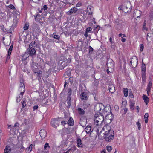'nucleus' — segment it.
Instances as JSON below:
<instances>
[{"instance_id":"obj_1","label":"nucleus","mask_w":153,"mask_h":153,"mask_svg":"<svg viewBox=\"0 0 153 153\" xmlns=\"http://www.w3.org/2000/svg\"><path fill=\"white\" fill-rule=\"evenodd\" d=\"M111 108L109 105H106V112L108 111V113L106 115V123L108 124H109L111 122L113 118V114L111 111Z\"/></svg>"},{"instance_id":"obj_2","label":"nucleus","mask_w":153,"mask_h":153,"mask_svg":"<svg viewBox=\"0 0 153 153\" xmlns=\"http://www.w3.org/2000/svg\"><path fill=\"white\" fill-rule=\"evenodd\" d=\"M122 10L125 13L130 12L131 11L132 6L130 2L126 3L122 7Z\"/></svg>"},{"instance_id":"obj_3","label":"nucleus","mask_w":153,"mask_h":153,"mask_svg":"<svg viewBox=\"0 0 153 153\" xmlns=\"http://www.w3.org/2000/svg\"><path fill=\"white\" fill-rule=\"evenodd\" d=\"M104 120V117L100 115L95 114L94 117V121L97 126L101 124Z\"/></svg>"},{"instance_id":"obj_4","label":"nucleus","mask_w":153,"mask_h":153,"mask_svg":"<svg viewBox=\"0 0 153 153\" xmlns=\"http://www.w3.org/2000/svg\"><path fill=\"white\" fill-rule=\"evenodd\" d=\"M106 87L108 89L107 90L112 94L115 91V88L111 82H107L106 83Z\"/></svg>"},{"instance_id":"obj_5","label":"nucleus","mask_w":153,"mask_h":153,"mask_svg":"<svg viewBox=\"0 0 153 153\" xmlns=\"http://www.w3.org/2000/svg\"><path fill=\"white\" fill-rule=\"evenodd\" d=\"M137 60L138 59L137 57H133L131 60L130 61L131 66L133 68L136 67L137 64Z\"/></svg>"},{"instance_id":"obj_6","label":"nucleus","mask_w":153,"mask_h":153,"mask_svg":"<svg viewBox=\"0 0 153 153\" xmlns=\"http://www.w3.org/2000/svg\"><path fill=\"white\" fill-rule=\"evenodd\" d=\"M59 118H54L53 119L51 120V125L53 127L55 128H56L57 126L59 125L60 122L58 120Z\"/></svg>"},{"instance_id":"obj_7","label":"nucleus","mask_w":153,"mask_h":153,"mask_svg":"<svg viewBox=\"0 0 153 153\" xmlns=\"http://www.w3.org/2000/svg\"><path fill=\"white\" fill-rule=\"evenodd\" d=\"M109 135L106 134V142H111L114 138V132L113 131H110Z\"/></svg>"},{"instance_id":"obj_8","label":"nucleus","mask_w":153,"mask_h":153,"mask_svg":"<svg viewBox=\"0 0 153 153\" xmlns=\"http://www.w3.org/2000/svg\"><path fill=\"white\" fill-rule=\"evenodd\" d=\"M25 91V88L23 82H21L19 85L18 91L20 92V94L23 95Z\"/></svg>"},{"instance_id":"obj_9","label":"nucleus","mask_w":153,"mask_h":153,"mask_svg":"<svg viewBox=\"0 0 153 153\" xmlns=\"http://www.w3.org/2000/svg\"><path fill=\"white\" fill-rule=\"evenodd\" d=\"M35 42L33 43L32 42L30 43L29 45V48H30L29 50V55L32 56L36 54V51L34 48H31V47L33 46V44H34Z\"/></svg>"},{"instance_id":"obj_10","label":"nucleus","mask_w":153,"mask_h":153,"mask_svg":"<svg viewBox=\"0 0 153 153\" xmlns=\"http://www.w3.org/2000/svg\"><path fill=\"white\" fill-rule=\"evenodd\" d=\"M78 10V9L75 7H73L71 8L67 12V14L68 15H70L72 14H74L76 13Z\"/></svg>"},{"instance_id":"obj_11","label":"nucleus","mask_w":153,"mask_h":153,"mask_svg":"<svg viewBox=\"0 0 153 153\" xmlns=\"http://www.w3.org/2000/svg\"><path fill=\"white\" fill-rule=\"evenodd\" d=\"M141 13L142 12L140 10L137 9L135 10L134 11L133 16L137 18H139L140 16Z\"/></svg>"},{"instance_id":"obj_12","label":"nucleus","mask_w":153,"mask_h":153,"mask_svg":"<svg viewBox=\"0 0 153 153\" xmlns=\"http://www.w3.org/2000/svg\"><path fill=\"white\" fill-rule=\"evenodd\" d=\"M110 65H111L109 67V64L108 63V68L107 69L106 71L108 74L109 75L111 74V73L112 72V67H113V63H110Z\"/></svg>"},{"instance_id":"obj_13","label":"nucleus","mask_w":153,"mask_h":153,"mask_svg":"<svg viewBox=\"0 0 153 153\" xmlns=\"http://www.w3.org/2000/svg\"><path fill=\"white\" fill-rule=\"evenodd\" d=\"M39 133L40 136L42 138H44L47 136L46 131L44 129L41 130Z\"/></svg>"},{"instance_id":"obj_14","label":"nucleus","mask_w":153,"mask_h":153,"mask_svg":"<svg viewBox=\"0 0 153 153\" xmlns=\"http://www.w3.org/2000/svg\"><path fill=\"white\" fill-rule=\"evenodd\" d=\"M80 98L82 100H87L88 99L87 94L84 92H82L81 93Z\"/></svg>"},{"instance_id":"obj_15","label":"nucleus","mask_w":153,"mask_h":153,"mask_svg":"<svg viewBox=\"0 0 153 153\" xmlns=\"http://www.w3.org/2000/svg\"><path fill=\"white\" fill-rule=\"evenodd\" d=\"M93 7L91 6H88L87 8V13L88 15H91L93 13Z\"/></svg>"},{"instance_id":"obj_16","label":"nucleus","mask_w":153,"mask_h":153,"mask_svg":"<svg viewBox=\"0 0 153 153\" xmlns=\"http://www.w3.org/2000/svg\"><path fill=\"white\" fill-rule=\"evenodd\" d=\"M77 146L79 148H82L83 146L82 140L81 139L78 138L77 140Z\"/></svg>"},{"instance_id":"obj_17","label":"nucleus","mask_w":153,"mask_h":153,"mask_svg":"<svg viewBox=\"0 0 153 153\" xmlns=\"http://www.w3.org/2000/svg\"><path fill=\"white\" fill-rule=\"evenodd\" d=\"M102 105L101 104H97L94 107L95 110L97 112H99L101 111V108L100 107Z\"/></svg>"},{"instance_id":"obj_18","label":"nucleus","mask_w":153,"mask_h":153,"mask_svg":"<svg viewBox=\"0 0 153 153\" xmlns=\"http://www.w3.org/2000/svg\"><path fill=\"white\" fill-rule=\"evenodd\" d=\"M153 37V34L151 33H149L147 34V40L148 41H150L152 39Z\"/></svg>"},{"instance_id":"obj_19","label":"nucleus","mask_w":153,"mask_h":153,"mask_svg":"<svg viewBox=\"0 0 153 153\" xmlns=\"http://www.w3.org/2000/svg\"><path fill=\"white\" fill-rule=\"evenodd\" d=\"M68 124L70 126H71L74 124V121L71 117H70L67 122Z\"/></svg>"},{"instance_id":"obj_20","label":"nucleus","mask_w":153,"mask_h":153,"mask_svg":"<svg viewBox=\"0 0 153 153\" xmlns=\"http://www.w3.org/2000/svg\"><path fill=\"white\" fill-rule=\"evenodd\" d=\"M143 98L146 104H147L149 102V98L147 97L146 95L145 94L143 95Z\"/></svg>"},{"instance_id":"obj_21","label":"nucleus","mask_w":153,"mask_h":153,"mask_svg":"<svg viewBox=\"0 0 153 153\" xmlns=\"http://www.w3.org/2000/svg\"><path fill=\"white\" fill-rule=\"evenodd\" d=\"M29 57V55L28 53L25 52L24 54L22 55V60H26Z\"/></svg>"},{"instance_id":"obj_22","label":"nucleus","mask_w":153,"mask_h":153,"mask_svg":"<svg viewBox=\"0 0 153 153\" xmlns=\"http://www.w3.org/2000/svg\"><path fill=\"white\" fill-rule=\"evenodd\" d=\"M11 150V149L10 146H6L4 149V153H9L10 152Z\"/></svg>"},{"instance_id":"obj_23","label":"nucleus","mask_w":153,"mask_h":153,"mask_svg":"<svg viewBox=\"0 0 153 153\" xmlns=\"http://www.w3.org/2000/svg\"><path fill=\"white\" fill-rule=\"evenodd\" d=\"M91 128L90 126H88L85 128V131L87 133H89L91 130Z\"/></svg>"},{"instance_id":"obj_24","label":"nucleus","mask_w":153,"mask_h":153,"mask_svg":"<svg viewBox=\"0 0 153 153\" xmlns=\"http://www.w3.org/2000/svg\"><path fill=\"white\" fill-rule=\"evenodd\" d=\"M33 145L31 144L26 149V151L28 153H30L32 150V149Z\"/></svg>"},{"instance_id":"obj_25","label":"nucleus","mask_w":153,"mask_h":153,"mask_svg":"<svg viewBox=\"0 0 153 153\" xmlns=\"http://www.w3.org/2000/svg\"><path fill=\"white\" fill-rule=\"evenodd\" d=\"M152 85V83H151V82H149V83L148 85L147 86V93H148L149 92H150V91L151 90V88Z\"/></svg>"},{"instance_id":"obj_26","label":"nucleus","mask_w":153,"mask_h":153,"mask_svg":"<svg viewBox=\"0 0 153 153\" xmlns=\"http://www.w3.org/2000/svg\"><path fill=\"white\" fill-rule=\"evenodd\" d=\"M23 95L20 94L18 96L16 97V101L17 102H20L21 99L23 97Z\"/></svg>"},{"instance_id":"obj_27","label":"nucleus","mask_w":153,"mask_h":153,"mask_svg":"<svg viewBox=\"0 0 153 153\" xmlns=\"http://www.w3.org/2000/svg\"><path fill=\"white\" fill-rule=\"evenodd\" d=\"M50 148V146L48 143H46L44 145V149L45 150H48Z\"/></svg>"},{"instance_id":"obj_28","label":"nucleus","mask_w":153,"mask_h":153,"mask_svg":"<svg viewBox=\"0 0 153 153\" xmlns=\"http://www.w3.org/2000/svg\"><path fill=\"white\" fill-rule=\"evenodd\" d=\"M67 142L66 140H63L62 141L61 146L62 147H64L67 146Z\"/></svg>"},{"instance_id":"obj_29","label":"nucleus","mask_w":153,"mask_h":153,"mask_svg":"<svg viewBox=\"0 0 153 153\" xmlns=\"http://www.w3.org/2000/svg\"><path fill=\"white\" fill-rule=\"evenodd\" d=\"M79 90L81 91H83L85 88V85H80L79 86Z\"/></svg>"},{"instance_id":"obj_30","label":"nucleus","mask_w":153,"mask_h":153,"mask_svg":"<svg viewBox=\"0 0 153 153\" xmlns=\"http://www.w3.org/2000/svg\"><path fill=\"white\" fill-rule=\"evenodd\" d=\"M106 127L107 128V129H108V132L106 133V134H107V135H109L110 134V133H111V131H113L112 130H111V127H110V126L108 125H107V126H106ZM107 131H106V132Z\"/></svg>"},{"instance_id":"obj_31","label":"nucleus","mask_w":153,"mask_h":153,"mask_svg":"<svg viewBox=\"0 0 153 153\" xmlns=\"http://www.w3.org/2000/svg\"><path fill=\"white\" fill-rule=\"evenodd\" d=\"M78 111L79 113L81 114H83L85 113L84 111L80 108H78Z\"/></svg>"},{"instance_id":"obj_32","label":"nucleus","mask_w":153,"mask_h":153,"mask_svg":"<svg viewBox=\"0 0 153 153\" xmlns=\"http://www.w3.org/2000/svg\"><path fill=\"white\" fill-rule=\"evenodd\" d=\"M149 115L148 113H146L144 116V119H145V122L146 123H147L148 120Z\"/></svg>"},{"instance_id":"obj_33","label":"nucleus","mask_w":153,"mask_h":153,"mask_svg":"<svg viewBox=\"0 0 153 153\" xmlns=\"http://www.w3.org/2000/svg\"><path fill=\"white\" fill-rule=\"evenodd\" d=\"M103 131H102L100 133L99 136L100 137L101 136L103 138V139H105V134L104 133H103L102 134V132H104V129L103 128Z\"/></svg>"},{"instance_id":"obj_34","label":"nucleus","mask_w":153,"mask_h":153,"mask_svg":"<svg viewBox=\"0 0 153 153\" xmlns=\"http://www.w3.org/2000/svg\"><path fill=\"white\" fill-rule=\"evenodd\" d=\"M128 90L127 88H124L123 92H124V95L126 97H127L128 96Z\"/></svg>"},{"instance_id":"obj_35","label":"nucleus","mask_w":153,"mask_h":153,"mask_svg":"<svg viewBox=\"0 0 153 153\" xmlns=\"http://www.w3.org/2000/svg\"><path fill=\"white\" fill-rule=\"evenodd\" d=\"M22 103V108H24L25 107L26 105V100L25 99H23V101L21 102Z\"/></svg>"},{"instance_id":"obj_36","label":"nucleus","mask_w":153,"mask_h":153,"mask_svg":"<svg viewBox=\"0 0 153 153\" xmlns=\"http://www.w3.org/2000/svg\"><path fill=\"white\" fill-rule=\"evenodd\" d=\"M13 48V46L12 45H11L8 50V54L9 55H11L12 51Z\"/></svg>"},{"instance_id":"obj_37","label":"nucleus","mask_w":153,"mask_h":153,"mask_svg":"<svg viewBox=\"0 0 153 153\" xmlns=\"http://www.w3.org/2000/svg\"><path fill=\"white\" fill-rule=\"evenodd\" d=\"M29 26V25L28 23H25L23 27L24 30H27L28 29Z\"/></svg>"},{"instance_id":"obj_38","label":"nucleus","mask_w":153,"mask_h":153,"mask_svg":"<svg viewBox=\"0 0 153 153\" xmlns=\"http://www.w3.org/2000/svg\"><path fill=\"white\" fill-rule=\"evenodd\" d=\"M142 71H146V66L145 64L143 62L142 65Z\"/></svg>"},{"instance_id":"obj_39","label":"nucleus","mask_w":153,"mask_h":153,"mask_svg":"<svg viewBox=\"0 0 153 153\" xmlns=\"http://www.w3.org/2000/svg\"><path fill=\"white\" fill-rule=\"evenodd\" d=\"M106 149L108 152H111L112 149V147L109 146H107L106 147Z\"/></svg>"},{"instance_id":"obj_40","label":"nucleus","mask_w":153,"mask_h":153,"mask_svg":"<svg viewBox=\"0 0 153 153\" xmlns=\"http://www.w3.org/2000/svg\"><path fill=\"white\" fill-rule=\"evenodd\" d=\"M76 147L75 146H73L70 149V151L72 152H74L76 150Z\"/></svg>"},{"instance_id":"obj_41","label":"nucleus","mask_w":153,"mask_h":153,"mask_svg":"<svg viewBox=\"0 0 153 153\" xmlns=\"http://www.w3.org/2000/svg\"><path fill=\"white\" fill-rule=\"evenodd\" d=\"M17 20L16 19H15L13 20V25L14 26H16L17 24Z\"/></svg>"},{"instance_id":"obj_42","label":"nucleus","mask_w":153,"mask_h":153,"mask_svg":"<svg viewBox=\"0 0 153 153\" xmlns=\"http://www.w3.org/2000/svg\"><path fill=\"white\" fill-rule=\"evenodd\" d=\"M130 106L131 109H134V103L133 102H131L130 104Z\"/></svg>"},{"instance_id":"obj_43","label":"nucleus","mask_w":153,"mask_h":153,"mask_svg":"<svg viewBox=\"0 0 153 153\" xmlns=\"http://www.w3.org/2000/svg\"><path fill=\"white\" fill-rule=\"evenodd\" d=\"M137 125L138 126V128L139 130H140L141 129V124L139 122H137L136 123Z\"/></svg>"},{"instance_id":"obj_44","label":"nucleus","mask_w":153,"mask_h":153,"mask_svg":"<svg viewBox=\"0 0 153 153\" xmlns=\"http://www.w3.org/2000/svg\"><path fill=\"white\" fill-rule=\"evenodd\" d=\"M90 105L88 103H85L84 104V107L85 108H87L88 107L90 106Z\"/></svg>"},{"instance_id":"obj_45","label":"nucleus","mask_w":153,"mask_h":153,"mask_svg":"<svg viewBox=\"0 0 153 153\" xmlns=\"http://www.w3.org/2000/svg\"><path fill=\"white\" fill-rule=\"evenodd\" d=\"M142 76L143 79L145 78L146 76L145 71H142Z\"/></svg>"},{"instance_id":"obj_46","label":"nucleus","mask_w":153,"mask_h":153,"mask_svg":"<svg viewBox=\"0 0 153 153\" xmlns=\"http://www.w3.org/2000/svg\"><path fill=\"white\" fill-rule=\"evenodd\" d=\"M53 38L54 39H59L60 38V36L58 35H55L53 36Z\"/></svg>"},{"instance_id":"obj_47","label":"nucleus","mask_w":153,"mask_h":153,"mask_svg":"<svg viewBox=\"0 0 153 153\" xmlns=\"http://www.w3.org/2000/svg\"><path fill=\"white\" fill-rule=\"evenodd\" d=\"M42 72L41 71H39V72H35V73L36 74L37 73V76L38 77H40L41 74H42Z\"/></svg>"},{"instance_id":"obj_48","label":"nucleus","mask_w":153,"mask_h":153,"mask_svg":"<svg viewBox=\"0 0 153 153\" xmlns=\"http://www.w3.org/2000/svg\"><path fill=\"white\" fill-rule=\"evenodd\" d=\"M8 7L12 9H15V7L13 5L11 4L8 6Z\"/></svg>"},{"instance_id":"obj_49","label":"nucleus","mask_w":153,"mask_h":153,"mask_svg":"<svg viewBox=\"0 0 153 153\" xmlns=\"http://www.w3.org/2000/svg\"><path fill=\"white\" fill-rule=\"evenodd\" d=\"M140 50L141 51H142L144 48V45L143 44H141L140 45Z\"/></svg>"},{"instance_id":"obj_50","label":"nucleus","mask_w":153,"mask_h":153,"mask_svg":"<svg viewBox=\"0 0 153 153\" xmlns=\"http://www.w3.org/2000/svg\"><path fill=\"white\" fill-rule=\"evenodd\" d=\"M112 39L111 37H110L109 38V41L111 43V47L114 48V47H113V46L114 45V43L112 42Z\"/></svg>"},{"instance_id":"obj_51","label":"nucleus","mask_w":153,"mask_h":153,"mask_svg":"<svg viewBox=\"0 0 153 153\" xmlns=\"http://www.w3.org/2000/svg\"><path fill=\"white\" fill-rule=\"evenodd\" d=\"M92 30V28L91 27H88L86 29V32H88Z\"/></svg>"},{"instance_id":"obj_52","label":"nucleus","mask_w":153,"mask_h":153,"mask_svg":"<svg viewBox=\"0 0 153 153\" xmlns=\"http://www.w3.org/2000/svg\"><path fill=\"white\" fill-rule=\"evenodd\" d=\"M38 106L37 105H36L34 106L33 107V111H35L36 110L38 109Z\"/></svg>"},{"instance_id":"obj_53","label":"nucleus","mask_w":153,"mask_h":153,"mask_svg":"<svg viewBox=\"0 0 153 153\" xmlns=\"http://www.w3.org/2000/svg\"><path fill=\"white\" fill-rule=\"evenodd\" d=\"M82 5V3L80 2H78L76 4V6L77 7H79Z\"/></svg>"},{"instance_id":"obj_54","label":"nucleus","mask_w":153,"mask_h":153,"mask_svg":"<svg viewBox=\"0 0 153 153\" xmlns=\"http://www.w3.org/2000/svg\"><path fill=\"white\" fill-rule=\"evenodd\" d=\"M61 124L62 125H65L66 124V121H62L61 122Z\"/></svg>"},{"instance_id":"obj_55","label":"nucleus","mask_w":153,"mask_h":153,"mask_svg":"<svg viewBox=\"0 0 153 153\" xmlns=\"http://www.w3.org/2000/svg\"><path fill=\"white\" fill-rule=\"evenodd\" d=\"M42 8L44 10H46L47 9V6L46 5H44L43 7H42Z\"/></svg>"},{"instance_id":"obj_56","label":"nucleus","mask_w":153,"mask_h":153,"mask_svg":"<svg viewBox=\"0 0 153 153\" xmlns=\"http://www.w3.org/2000/svg\"><path fill=\"white\" fill-rule=\"evenodd\" d=\"M69 95H71V89L70 88L69 89V91L68 92Z\"/></svg>"},{"instance_id":"obj_57","label":"nucleus","mask_w":153,"mask_h":153,"mask_svg":"<svg viewBox=\"0 0 153 153\" xmlns=\"http://www.w3.org/2000/svg\"><path fill=\"white\" fill-rule=\"evenodd\" d=\"M128 109L127 108H125L124 111V114H125L128 111Z\"/></svg>"},{"instance_id":"obj_58","label":"nucleus","mask_w":153,"mask_h":153,"mask_svg":"<svg viewBox=\"0 0 153 153\" xmlns=\"http://www.w3.org/2000/svg\"><path fill=\"white\" fill-rule=\"evenodd\" d=\"M43 10L42 8L40 10L39 8L38 9V10L39 11V13H42V10Z\"/></svg>"},{"instance_id":"obj_59","label":"nucleus","mask_w":153,"mask_h":153,"mask_svg":"<svg viewBox=\"0 0 153 153\" xmlns=\"http://www.w3.org/2000/svg\"><path fill=\"white\" fill-rule=\"evenodd\" d=\"M114 108L116 110H118L119 109V107L118 105H115L114 106Z\"/></svg>"},{"instance_id":"obj_60","label":"nucleus","mask_w":153,"mask_h":153,"mask_svg":"<svg viewBox=\"0 0 153 153\" xmlns=\"http://www.w3.org/2000/svg\"><path fill=\"white\" fill-rule=\"evenodd\" d=\"M10 55H9L8 54H7V60H9L10 59Z\"/></svg>"},{"instance_id":"obj_61","label":"nucleus","mask_w":153,"mask_h":153,"mask_svg":"<svg viewBox=\"0 0 153 153\" xmlns=\"http://www.w3.org/2000/svg\"><path fill=\"white\" fill-rule=\"evenodd\" d=\"M87 33L88 32H87L86 31V32L85 33V34H84V36L86 38H87L88 36V34H87Z\"/></svg>"},{"instance_id":"obj_62","label":"nucleus","mask_w":153,"mask_h":153,"mask_svg":"<svg viewBox=\"0 0 153 153\" xmlns=\"http://www.w3.org/2000/svg\"><path fill=\"white\" fill-rule=\"evenodd\" d=\"M89 52H90V51H93V48L90 46H89Z\"/></svg>"},{"instance_id":"obj_63","label":"nucleus","mask_w":153,"mask_h":153,"mask_svg":"<svg viewBox=\"0 0 153 153\" xmlns=\"http://www.w3.org/2000/svg\"><path fill=\"white\" fill-rule=\"evenodd\" d=\"M121 41L123 42H124L126 41V39L125 38H122Z\"/></svg>"},{"instance_id":"obj_64","label":"nucleus","mask_w":153,"mask_h":153,"mask_svg":"<svg viewBox=\"0 0 153 153\" xmlns=\"http://www.w3.org/2000/svg\"><path fill=\"white\" fill-rule=\"evenodd\" d=\"M24 147L22 146L21 147V148H20V149L21 150V151H22L23 150H24Z\"/></svg>"}]
</instances>
